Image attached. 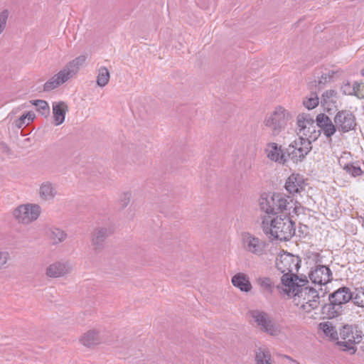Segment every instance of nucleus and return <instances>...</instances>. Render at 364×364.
Wrapping results in <instances>:
<instances>
[{
    "label": "nucleus",
    "instance_id": "72a5a7b5",
    "mask_svg": "<svg viewBox=\"0 0 364 364\" xmlns=\"http://www.w3.org/2000/svg\"><path fill=\"white\" fill-rule=\"evenodd\" d=\"M319 98L316 92H311L304 101L303 105L308 109H311L318 106Z\"/></svg>",
    "mask_w": 364,
    "mask_h": 364
},
{
    "label": "nucleus",
    "instance_id": "20e7f679",
    "mask_svg": "<svg viewBox=\"0 0 364 364\" xmlns=\"http://www.w3.org/2000/svg\"><path fill=\"white\" fill-rule=\"evenodd\" d=\"M301 260L299 257L289 252H284L278 255L276 259V267L281 273V284L277 286V289L281 292L282 288L292 285L301 278L296 275L300 268Z\"/></svg>",
    "mask_w": 364,
    "mask_h": 364
},
{
    "label": "nucleus",
    "instance_id": "9b49d317",
    "mask_svg": "<svg viewBox=\"0 0 364 364\" xmlns=\"http://www.w3.org/2000/svg\"><path fill=\"white\" fill-rule=\"evenodd\" d=\"M334 123L336 129L343 133L353 129L356 125L355 116L348 110L338 111L334 117Z\"/></svg>",
    "mask_w": 364,
    "mask_h": 364
},
{
    "label": "nucleus",
    "instance_id": "de8ad7c7",
    "mask_svg": "<svg viewBox=\"0 0 364 364\" xmlns=\"http://www.w3.org/2000/svg\"><path fill=\"white\" fill-rule=\"evenodd\" d=\"M285 358L289 359V360H291V362H293L294 364H299V362H297L296 360L292 359L290 356H288V355H285Z\"/></svg>",
    "mask_w": 364,
    "mask_h": 364
},
{
    "label": "nucleus",
    "instance_id": "bb28decb",
    "mask_svg": "<svg viewBox=\"0 0 364 364\" xmlns=\"http://www.w3.org/2000/svg\"><path fill=\"white\" fill-rule=\"evenodd\" d=\"M81 343L86 347H92L100 343L99 332L95 330H90L81 337Z\"/></svg>",
    "mask_w": 364,
    "mask_h": 364
},
{
    "label": "nucleus",
    "instance_id": "09e8293b",
    "mask_svg": "<svg viewBox=\"0 0 364 364\" xmlns=\"http://www.w3.org/2000/svg\"><path fill=\"white\" fill-rule=\"evenodd\" d=\"M361 75L364 76V68L361 70Z\"/></svg>",
    "mask_w": 364,
    "mask_h": 364
},
{
    "label": "nucleus",
    "instance_id": "393cba45",
    "mask_svg": "<svg viewBox=\"0 0 364 364\" xmlns=\"http://www.w3.org/2000/svg\"><path fill=\"white\" fill-rule=\"evenodd\" d=\"M257 284L259 287L260 292L265 296L272 295L275 284L273 280L268 277H259L256 279Z\"/></svg>",
    "mask_w": 364,
    "mask_h": 364
},
{
    "label": "nucleus",
    "instance_id": "c85d7f7f",
    "mask_svg": "<svg viewBox=\"0 0 364 364\" xmlns=\"http://www.w3.org/2000/svg\"><path fill=\"white\" fill-rule=\"evenodd\" d=\"M110 78V74L106 67H100L98 70L97 76V84L100 87H105L108 84Z\"/></svg>",
    "mask_w": 364,
    "mask_h": 364
},
{
    "label": "nucleus",
    "instance_id": "f257e3e1",
    "mask_svg": "<svg viewBox=\"0 0 364 364\" xmlns=\"http://www.w3.org/2000/svg\"><path fill=\"white\" fill-rule=\"evenodd\" d=\"M306 276L301 277L294 284L282 288V291L292 296L293 302L306 313L318 307L320 298L318 291L309 286Z\"/></svg>",
    "mask_w": 364,
    "mask_h": 364
},
{
    "label": "nucleus",
    "instance_id": "4c0bfd02",
    "mask_svg": "<svg viewBox=\"0 0 364 364\" xmlns=\"http://www.w3.org/2000/svg\"><path fill=\"white\" fill-rule=\"evenodd\" d=\"M344 169L347 173L354 177L360 176L363 173L360 166H357L353 164H346L344 167Z\"/></svg>",
    "mask_w": 364,
    "mask_h": 364
},
{
    "label": "nucleus",
    "instance_id": "a18cd8bd",
    "mask_svg": "<svg viewBox=\"0 0 364 364\" xmlns=\"http://www.w3.org/2000/svg\"><path fill=\"white\" fill-rule=\"evenodd\" d=\"M309 258H312L314 261H315L316 263L318 262H321V257L319 253L317 252H312L311 253L310 256H309Z\"/></svg>",
    "mask_w": 364,
    "mask_h": 364
},
{
    "label": "nucleus",
    "instance_id": "ddd939ff",
    "mask_svg": "<svg viewBox=\"0 0 364 364\" xmlns=\"http://www.w3.org/2000/svg\"><path fill=\"white\" fill-rule=\"evenodd\" d=\"M267 157L272 161L277 162L283 165L287 162V154L283 152L282 146L277 143H268L264 149Z\"/></svg>",
    "mask_w": 364,
    "mask_h": 364
},
{
    "label": "nucleus",
    "instance_id": "5701e85b",
    "mask_svg": "<svg viewBox=\"0 0 364 364\" xmlns=\"http://www.w3.org/2000/svg\"><path fill=\"white\" fill-rule=\"evenodd\" d=\"M232 284L241 291L249 292L252 287L249 277L244 273H237L232 277Z\"/></svg>",
    "mask_w": 364,
    "mask_h": 364
},
{
    "label": "nucleus",
    "instance_id": "7ed1b4c3",
    "mask_svg": "<svg viewBox=\"0 0 364 364\" xmlns=\"http://www.w3.org/2000/svg\"><path fill=\"white\" fill-rule=\"evenodd\" d=\"M259 207L263 214L261 215L276 216L285 211L284 214H298L300 204L289 197L282 193H273L261 196Z\"/></svg>",
    "mask_w": 364,
    "mask_h": 364
},
{
    "label": "nucleus",
    "instance_id": "9d476101",
    "mask_svg": "<svg viewBox=\"0 0 364 364\" xmlns=\"http://www.w3.org/2000/svg\"><path fill=\"white\" fill-rule=\"evenodd\" d=\"M41 213V208L36 204H26L18 206L14 211L15 218L21 223L28 224L36 220Z\"/></svg>",
    "mask_w": 364,
    "mask_h": 364
},
{
    "label": "nucleus",
    "instance_id": "2eb2a0df",
    "mask_svg": "<svg viewBox=\"0 0 364 364\" xmlns=\"http://www.w3.org/2000/svg\"><path fill=\"white\" fill-rule=\"evenodd\" d=\"M306 183L302 175L291 174L286 181L285 188L290 194L301 193L305 189Z\"/></svg>",
    "mask_w": 364,
    "mask_h": 364
},
{
    "label": "nucleus",
    "instance_id": "412c9836",
    "mask_svg": "<svg viewBox=\"0 0 364 364\" xmlns=\"http://www.w3.org/2000/svg\"><path fill=\"white\" fill-rule=\"evenodd\" d=\"M71 269L68 262H55L47 267L46 274L49 277L57 278L68 274Z\"/></svg>",
    "mask_w": 364,
    "mask_h": 364
},
{
    "label": "nucleus",
    "instance_id": "ea45409f",
    "mask_svg": "<svg viewBox=\"0 0 364 364\" xmlns=\"http://www.w3.org/2000/svg\"><path fill=\"white\" fill-rule=\"evenodd\" d=\"M341 91L344 95H353L355 94L353 83L350 84L349 81L344 82L341 86Z\"/></svg>",
    "mask_w": 364,
    "mask_h": 364
},
{
    "label": "nucleus",
    "instance_id": "b1692460",
    "mask_svg": "<svg viewBox=\"0 0 364 364\" xmlns=\"http://www.w3.org/2000/svg\"><path fill=\"white\" fill-rule=\"evenodd\" d=\"M68 111V105L64 102H54L53 104V114L55 125L58 126L63 123Z\"/></svg>",
    "mask_w": 364,
    "mask_h": 364
},
{
    "label": "nucleus",
    "instance_id": "6ab92c4d",
    "mask_svg": "<svg viewBox=\"0 0 364 364\" xmlns=\"http://www.w3.org/2000/svg\"><path fill=\"white\" fill-rule=\"evenodd\" d=\"M340 336L343 341L360 342L363 332L357 325H345L340 329Z\"/></svg>",
    "mask_w": 364,
    "mask_h": 364
},
{
    "label": "nucleus",
    "instance_id": "c756f323",
    "mask_svg": "<svg viewBox=\"0 0 364 364\" xmlns=\"http://www.w3.org/2000/svg\"><path fill=\"white\" fill-rule=\"evenodd\" d=\"M360 342H353L348 341H338L336 345L339 346L341 350L343 352H347L350 355H353L355 353L357 350V348L355 346L356 343H359Z\"/></svg>",
    "mask_w": 364,
    "mask_h": 364
},
{
    "label": "nucleus",
    "instance_id": "f03ea898",
    "mask_svg": "<svg viewBox=\"0 0 364 364\" xmlns=\"http://www.w3.org/2000/svg\"><path fill=\"white\" fill-rule=\"evenodd\" d=\"M291 214L280 215H260L261 228L269 237L289 240L295 233V224L290 218Z\"/></svg>",
    "mask_w": 364,
    "mask_h": 364
},
{
    "label": "nucleus",
    "instance_id": "1a4fd4ad",
    "mask_svg": "<svg viewBox=\"0 0 364 364\" xmlns=\"http://www.w3.org/2000/svg\"><path fill=\"white\" fill-rule=\"evenodd\" d=\"M311 142L309 138L299 136L287 149V161L292 160L294 163L302 161L311 150Z\"/></svg>",
    "mask_w": 364,
    "mask_h": 364
},
{
    "label": "nucleus",
    "instance_id": "c9c22d12",
    "mask_svg": "<svg viewBox=\"0 0 364 364\" xmlns=\"http://www.w3.org/2000/svg\"><path fill=\"white\" fill-rule=\"evenodd\" d=\"M319 328L328 336L334 337L336 335L335 327L329 322H322L319 323Z\"/></svg>",
    "mask_w": 364,
    "mask_h": 364
},
{
    "label": "nucleus",
    "instance_id": "4be33fe9",
    "mask_svg": "<svg viewBox=\"0 0 364 364\" xmlns=\"http://www.w3.org/2000/svg\"><path fill=\"white\" fill-rule=\"evenodd\" d=\"M38 194L42 200H51L58 194L57 186L50 181H44L40 185Z\"/></svg>",
    "mask_w": 364,
    "mask_h": 364
},
{
    "label": "nucleus",
    "instance_id": "79ce46f5",
    "mask_svg": "<svg viewBox=\"0 0 364 364\" xmlns=\"http://www.w3.org/2000/svg\"><path fill=\"white\" fill-rule=\"evenodd\" d=\"M9 257V253L8 252L0 251V269L5 267Z\"/></svg>",
    "mask_w": 364,
    "mask_h": 364
},
{
    "label": "nucleus",
    "instance_id": "0eeeda50",
    "mask_svg": "<svg viewBox=\"0 0 364 364\" xmlns=\"http://www.w3.org/2000/svg\"><path fill=\"white\" fill-rule=\"evenodd\" d=\"M242 245L245 252L259 258L266 257L269 252V242L248 232L242 234Z\"/></svg>",
    "mask_w": 364,
    "mask_h": 364
},
{
    "label": "nucleus",
    "instance_id": "f8f14e48",
    "mask_svg": "<svg viewBox=\"0 0 364 364\" xmlns=\"http://www.w3.org/2000/svg\"><path fill=\"white\" fill-rule=\"evenodd\" d=\"M309 278L315 284H326L332 280V272L328 267L318 264L309 272Z\"/></svg>",
    "mask_w": 364,
    "mask_h": 364
},
{
    "label": "nucleus",
    "instance_id": "dca6fc26",
    "mask_svg": "<svg viewBox=\"0 0 364 364\" xmlns=\"http://www.w3.org/2000/svg\"><path fill=\"white\" fill-rule=\"evenodd\" d=\"M338 92L334 90L325 91L321 97V105L323 109L329 114L337 110L338 107Z\"/></svg>",
    "mask_w": 364,
    "mask_h": 364
},
{
    "label": "nucleus",
    "instance_id": "4468645a",
    "mask_svg": "<svg viewBox=\"0 0 364 364\" xmlns=\"http://www.w3.org/2000/svg\"><path fill=\"white\" fill-rule=\"evenodd\" d=\"M112 234L109 228L99 227L92 232L91 244L93 250L96 252L100 251L104 247L105 241Z\"/></svg>",
    "mask_w": 364,
    "mask_h": 364
},
{
    "label": "nucleus",
    "instance_id": "cd10ccee",
    "mask_svg": "<svg viewBox=\"0 0 364 364\" xmlns=\"http://www.w3.org/2000/svg\"><path fill=\"white\" fill-rule=\"evenodd\" d=\"M48 235L53 245H57L64 241L67 237L66 233L63 230L54 227L48 230Z\"/></svg>",
    "mask_w": 364,
    "mask_h": 364
},
{
    "label": "nucleus",
    "instance_id": "6e6552de",
    "mask_svg": "<svg viewBox=\"0 0 364 364\" xmlns=\"http://www.w3.org/2000/svg\"><path fill=\"white\" fill-rule=\"evenodd\" d=\"M290 117L287 110L282 107H277L265 117L264 124L271 130L272 135L277 136L284 129Z\"/></svg>",
    "mask_w": 364,
    "mask_h": 364
},
{
    "label": "nucleus",
    "instance_id": "423d86ee",
    "mask_svg": "<svg viewBox=\"0 0 364 364\" xmlns=\"http://www.w3.org/2000/svg\"><path fill=\"white\" fill-rule=\"evenodd\" d=\"M248 315L250 318V322L262 332L274 337L282 334L281 325L274 322L272 317L267 312L253 309L248 311Z\"/></svg>",
    "mask_w": 364,
    "mask_h": 364
},
{
    "label": "nucleus",
    "instance_id": "c03bdc74",
    "mask_svg": "<svg viewBox=\"0 0 364 364\" xmlns=\"http://www.w3.org/2000/svg\"><path fill=\"white\" fill-rule=\"evenodd\" d=\"M331 80L329 79V75L328 74H326V73H323L321 75V76L320 77L319 80H318V85H325L327 82L330 81Z\"/></svg>",
    "mask_w": 364,
    "mask_h": 364
},
{
    "label": "nucleus",
    "instance_id": "a19ab883",
    "mask_svg": "<svg viewBox=\"0 0 364 364\" xmlns=\"http://www.w3.org/2000/svg\"><path fill=\"white\" fill-rule=\"evenodd\" d=\"M132 198V193L130 192H125L122 194L119 203L122 208H125L128 205Z\"/></svg>",
    "mask_w": 364,
    "mask_h": 364
},
{
    "label": "nucleus",
    "instance_id": "f704fd0d",
    "mask_svg": "<svg viewBox=\"0 0 364 364\" xmlns=\"http://www.w3.org/2000/svg\"><path fill=\"white\" fill-rule=\"evenodd\" d=\"M34 119V114L32 112H28L26 114H23L21 117L16 120L15 124L18 128H21L23 126H26L30 124Z\"/></svg>",
    "mask_w": 364,
    "mask_h": 364
},
{
    "label": "nucleus",
    "instance_id": "37998d69",
    "mask_svg": "<svg viewBox=\"0 0 364 364\" xmlns=\"http://www.w3.org/2000/svg\"><path fill=\"white\" fill-rule=\"evenodd\" d=\"M134 144H130V145H129L127 146H123L122 152V154L124 156L128 157V156H131L130 151L134 150Z\"/></svg>",
    "mask_w": 364,
    "mask_h": 364
},
{
    "label": "nucleus",
    "instance_id": "a878e982",
    "mask_svg": "<svg viewBox=\"0 0 364 364\" xmlns=\"http://www.w3.org/2000/svg\"><path fill=\"white\" fill-rule=\"evenodd\" d=\"M68 80L65 77V75L60 72V70L55 75H54L52 77H50L43 85L44 91H50L53 90L63 83L66 82Z\"/></svg>",
    "mask_w": 364,
    "mask_h": 364
},
{
    "label": "nucleus",
    "instance_id": "39448f33",
    "mask_svg": "<svg viewBox=\"0 0 364 364\" xmlns=\"http://www.w3.org/2000/svg\"><path fill=\"white\" fill-rule=\"evenodd\" d=\"M353 291L347 287H342L328 295L329 303L322 306V314L328 318L341 315L344 304L353 301Z\"/></svg>",
    "mask_w": 364,
    "mask_h": 364
},
{
    "label": "nucleus",
    "instance_id": "aec40b11",
    "mask_svg": "<svg viewBox=\"0 0 364 364\" xmlns=\"http://www.w3.org/2000/svg\"><path fill=\"white\" fill-rule=\"evenodd\" d=\"M316 122L327 138H331L336 132V124H333L329 117L323 113L316 116Z\"/></svg>",
    "mask_w": 364,
    "mask_h": 364
},
{
    "label": "nucleus",
    "instance_id": "f3484780",
    "mask_svg": "<svg viewBox=\"0 0 364 364\" xmlns=\"http://www.w3.org/2000/svg\"><path fill=\"white\" fill-rule=\"evenodd\" d=\"M85 55H79L78 57L68 63L65 66L62 70H60V72L63 73V75H65L66 80H68L73 78L78 73L80 68L85 63Z\"/></svg>",
    "mask_w": 364,
    "mask_h": 364
},
{
    "label": "nucleus",
    "instance_id": "49530a36",
    "mask_svg": "<svg viewBox=\"0 0 364 364\" xmlns=\"http://www.w3.org/2000/svg\"><path fill=\"white\" fill-rule=\"evenodd\" d=\"M326 73L329 75V79L331 80L333 77L335 72L333 70H328Z\"/></svg>",
    "mask_w": 364,
    "mask_h": 364
},
{
    "label": "nucleus",
    "instance_id": "2f4dec72",
    "mask_svg": "<svg viewBox=\"0 0 364 364\" xmlns=\"http://www.w3.org/2000/svg\"><path fill=\"white\" fill-rule=\"evenodd\" d=\"M271 353L268 350H259L255 356L257 364H271Z\"/></svg>",
    "mask_w": 364,
    "mask_h": 364
},
{
    "label": "nucleus",
    "instance_id": "a211bd4d",
    "mask_svg": "<svg viewBox=\"0 0 364 364\" xmlns=\"http://www.w3.org/2000/svg\"><path fill=\"white\" fill-rule=\"evenodd\" d=\"M297 126L299 129V134L305 136L306 137H311L309 135L311 133V129L315 132L314 120L311 117L309 114H301L297 117Z\"/></svg>",
    "mask_w": 364,
    "mask_h": 364
},
{
    "label": "nucleus",
    "instance_id": "473e14b6",
    "mask_svg": "<svg viewBox=\"0 0 364 364\" xmlns=\"http://www.w3.org/2000/svg\"><path fill=\"white\" fill-rule=\"evenodd\" d=\"M353 301L355 305L364 307V287L355 289Z\"/></svg>",
    "mask_w": 364,
    "mask_h": 364
},
{
    "label": "nucleus",
    "instance_id": "58836bf2",
    "mask_svg": "<svg viewBox=\"0 0 364 364\" xmlns=\"http://www.w3.org/2000/svg\"><path fill=\"white\" fill-rule=\"evenodd\" d=\"M9 12L5 9L0 13V35L4 31L9 18Z\"/></svg>",
    "mask_w": 364,
    "mask_h": 364
},
{
    "label": "nucleus",
    "instance_id": "7c9ffc66",
    "mask_svg": "<svg viewBox=\"0 0 364 364\" xmlns=\"http://www.w3.org/2000/svg\"><path fill=\"white\" fill-rule=\"evenodd\" d=\"M31 103L36 107L37 111L43 116L48 117L50 114V107L46 101L43 100H31Z\"/></svg>",
    "mask_w": 364,
    "mask_h": 364
},
{
    "label": "nucleus",
    "instance_id": "8fccbe9b",
    "mask_svg": "<svg viewBox=\"0 0 364 364\" xmlns=\"http://www.w3.org/2000/svg\"><path fill=\"white\" fill-rule=\"evenodd\" d=\"M363 352H364V346L363 347Z\"/></svg>",
    "mask_w": 364,
    "mask_h": 364
},
{
    "label": "nucleus",
    "instance_id": "e433bc0d",
    "mask_svg": "<svg viewBox=\"0 0 364 364\" xmlns=\"http://www.w3.org/2000/svg\"><path fill=\"white\" fill-rule=\"evenodd\" d=\"M353 86L355 87L353 96L360 100L364 99V82L355 81L353 82Z\"/></svg>",
    "mask_w": 364,
    "mask_h": 364
}]
</instances>
